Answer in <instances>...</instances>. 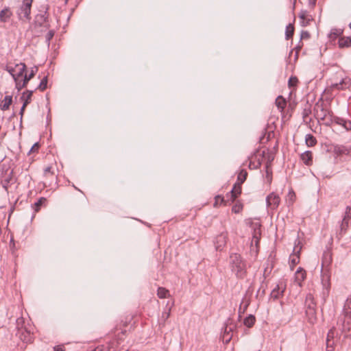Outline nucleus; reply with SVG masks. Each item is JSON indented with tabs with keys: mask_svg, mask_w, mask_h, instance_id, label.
<instances>
[{
	"mask_svg": "<svg viewBox=\"0 0 351 351\" xmlns=\"http://www.w3.org/2000/svg\"><path fill=\"white\" fill-rule=\"evenodd\" d=\"M232 330V328L228 327V325L226 324V326L224 328V337H226V343H228L232 338V335H230V332Z\"/></svg>",
	"mask_w": 351,
	"mask_h": 351,
	"instance_id": "nucleus-38",
	"label": "nucleus"
},
{
	"mask_svg": "<svg viewBox=\"0 0 351 351\" xmlns=\"http://www.w3.org/2000/svg\"><path fill=\"white\" fill-rule=\"evenodd\" d=\"M13 79H14V80L15 82L16 87V88L19 90H20L21 89H22L23 88L25 87V86H22V82H23V77H14Z\"/></svg>",
	"mask_w": 351,
	"mask_h": 351,
	"instance_id": "nucleus-42",
	"label": "nucleus"
},
{
	"mask_svg": "<svg viewBox=\"0 0 351 351\" xmlns=\"http://www.w3.org/2000/svg\"><path fill=\"white\" fill-rule=\"evenodd\" d=\"M280 202V197L274 192L271 193L266 197L267 207L270 210H274L276 209L278 207Z\"/></svg>",
	"mask_w": 351,
	"mask_h": 351,
	"instance_id": "nucleus-9",
	"label": "nucleus"
},
{
	"mask_svg": "<svg viewBox=\"0 0 351 351\" xmlns=\"http://www.w3.org/2000/svg\"><path fill=\"white\" fill-rule=\"evenodd\" d=\"M169 291L164 287H158L157 290V295L160 298H165L167 297Z\"/></svg>",
	"mask_w": 351,
	"mask_h": 351,
	"instance_id": "nucleus-32",
	"label": "nucleus"
},
{
	"mask_svg": "<svg viewBox=\"0 0 351 351\" xmlns=\"http://www.w3.org/2000/svg\"><path fill=\"white\" fill-rule=\"evenodd\" d=\"M247 304H245L244 308H243V313L245 311V309L247 308Z\"/></svg>",
	"mask_w": 351,
	"mask_h": 351,
	"instance_id": "nucleus-64",
	"label": "nucleus"
},
{
	"mask_svg": "<svg viewBox=\"0 0 351 351\" xmlns=\"http://www.w3.org/2000/svg\"><path fill=\"white\" fill-rule=\"evenodd\" d=\"M243 208L241 204H235L232 208V211L234 213H239Z\"/></svg>",
	"mask_w": 351,
	"mask_h": 351,
	"instance_id": "nucleus-45",
	"label": "nucleus"
},
{
	"mask_svg": "<svg viewBox=\"0 0 351 351\" xmlns=\"http://www.w3.org/2000/svg\"><path fill=\"white\" fill-rule=\"evenodd\" d=\"M260 239H261V238H252V245L254 243V245H255V247H256V250L259 247Z\"/></svg>",
	"mask_w": 351,
	"mask_h": 351,
	"instance_id": "nucleus-50",
	"label": "nucleus"
},
{
	"mask_svg": "<svg viewBox=\"0 0 351 351\" xmlns=\"http://www.w3.org/2000/svg\"><path fill=\"white\" fill-rule=\"evenodd\" d=\"M306 276V271L302 267H298L295 273L294 278L295 282L302 287V282L305 280Z\"/></svg>",
	"mask_w": 351,
	"mask_h": 351,
	"instance_id": "nucleus-13",
	"label": "nucleus"
},
{
	"mask_svg": "<svg viewBox=\"0 0 351 351\" xmlns=\"http://www.w3.org/2000/svg\"><path fill=\"white\" fill-rule=\"evenodd\" d=\"M104 350V346H97L95 349L92 350L93 351H103Z\"/></svg>",
	"mask_w": 351,
	"mask_h": 351,
	"instance_id": "nucleus-55",
	"label": "nucleus"
},
{
	"mask_svg": "<svg viewBox=\"0 0 351 351\" xmlns=\"http://www.w3.org/2000/svg\"><path fill=\"white\" fill-rule=\"evenodd\" d=\"M342 32L343 31L340 29H333L331 30L329 37L331 39H336L342 34Z\"/></svg>",
	"mask_w": 351,
	"mask_h": 351,
	"instance_id": "nucleus-36",
	"label": "nucleus"
},
{
	"mask_svg": "<svg viewBox=\"0 0 351 351\" xmlns=\"http://www.w3.org/2000/svg\"><path fill=\"white\" fill-rule=\"evenodd\" d=\"M330 276L326 272H323L322 275V284L324 289L326 291L328 294L330 288Z\"/></svg>",
	"mask_w": 351,
	"mask_h": 351,
	"instance_id": "nucleus-16",
	"label": "nucleus"
},
{
	"mask_svg": "<svg viewBox=\"0 0 351 351\" xmlns=\"http://www.w3.org/2000/svg\"><path fill=\"white\" fill-rule=\"evenodd\" d=\"M308 309H309L310 311H312L313 312H314V308H313V307H312L311 304H309V305H308Z\"/></svg>",
	"mask_w": 351,
	"mask_h": 351,
	"instance_id": "nucleus-61",
	"label": "nucleus"
},
{
	"mask_svg": "<svg viewBox=\"0 0 351 351\" xmlns=\"http://www.w3.org/2000/svg\"><path fill=\"white\" fill-rule=\"evenodd\" d=\"M40 147V144L38 143H35L32 147H31L29 154L32 152H37Z\"/></svg>",
	"mask_w": 351,
	"mask_h": 351,
	"instance_id": "nucleus-49",
	"label": "nucleus"
},
{
	"mask_svg": "<svg viewBox=\"0 0 351 351\" xmlns=\"http://www.w3.org/2000/svg\"><path fill=\"white\" fill-rule=\"evenodd\" d=\"M299 17L302 21L308 19V14L306 11H301V12L299 14Z\"/></svg>",
	"mask_w": 351,
	"mask_h": 351,
	"instance_id": "nucleus-48",
	"label": "nucleus"
},
{
	"mask_svg": "<svg viewBox=\"0 0 351 351\" xmlns=\"http://www.w3.org/2000/svg\"><path fill=\"white\" fill-rule=\"evenodd\" d=\"M312 20V19H308L306 20L302 21V26H306L308 24V22Z\"/></svg>",
	"mask_w": 351,
	"mask_h": 351,
	"instance_id": "nucleus-54",
	"label": "nucleus"
},
{
	"mask_svg": "<svg viewBox=\"0 0 351 351\" xmlns=\"http://www.w3.org/2000/svg\"><path fill=\"white\" fill-rule=\"evenodd\" d=\"M227 242V232H221L217 235L214 241L215 246L217 250L221 251L226 245Z\"/></svg>",
	"mask_w": 351,
	"mask_h": 351,
	"instance_id": "nucleus-12",
	"label": "nucleus"
},
{
	"mask_svg": "<svg viewBox=\"0 0 351 351\" xmlns=\"http://www.w3.org/2000/svg\"><path fill=\"white\" fill-rule=\"evenodd\" d=\"M334 153L338 156H346L351 158V146L336 145L334 146Z\"/></svg>",
	"mask_w": 351,
	"mask_h": 351,
	"instance_id": "nucleus-10",
	"label": "nucleus"
},
{
	"mask_svg": "<svg viewBox=\"0 0 351 351\" xmlns=\"http://www.w3.org/2000/svg\"><path fill=\"white\" fill-rule=\"evenodd\" d=\"M55 34V31L51 29L49 30L45 36V43L48 47L50 46L51 40L53 38Z\"/></svg>",
	"mask_w": 351,
	"mask_h": 351,
	"instance_id": "nucleus-37",
	"label": "nucleus"
},
{
	"mask_svg": "<svg viewBox=\"0 0 351 351\" xmlns=\"http://www.w3.org/2000/svg\"><path fill=\"white\" fill-rule=\"evenodd\" d=\"M256 318L254 315L250 314L244 319L243 324L247 327L251 328L254 324Z\"/></svg>",
	"mask_w": 351,
	"mask_h": 351,
	"instance_id": "nucleus-25",
	"label": "nucleus"
},
{
	"mask_svg": "<svg viewBox=\"0 0 351 351\" xmlns=\"http://www.w3.org/2000/svg\"><path fill=\"white\" fill-rule=\"evenodd\" d=\"M47 82H48V77L45 76L41 80L40 84H38V88L40 89L41 91H44L47 87Z\"/></svg>",
	"mask_w": 351,
	"mask_h": 351,
	"instance_id": "nucleus-33",
	"label": "nucleus"
},
{
	"mask_svg": "<svg viewBox=\"0 0 351 351\" xmlns=\"http://www.w3.org/2000/svg\"><path fill=\"white\" fill-rule=\"evenodd\" d=\"M286 283L284 282V280H281L271 291L270 298L274 300H276L282 297L286 290Z\"/></svg>",
	"mask_w": 351,
	"mask_h": 351,
	"instance_id": "nucleus-8",
	"label": "nucleus"
},
{
	"mask_svg": "<svg viewBox=\"0 0 351 351\" xmlns=\"http://www.w3.org/2000/svg\"><path fill=\"white\" fill-rule=\"evenodd\" d=\"M343 128L347 130H351V121L346 120Z\"/></svg>",
	"mask_w": 351,
	"mask_h": 351,
	"instance_id": "nucleus-51",
	"label": "nucleus"
},
{
	"mask_svg": "<svg viewBox=\"0 0 351 351\" xmlns=\"http://www.w3.org/2000/svg\"><path fill=\"white\" fill-rule=\"evenodd\" d=\"M229 263L231 271L238 278H243L246 276V264L242 256L237 253L230 255Z\"/></svg>",
	"mask_w": 351,
	"mask_h": 351,
	"instance_id": "nucleus-2",
	"label": "nucleus"
},
{
	"mask_svg": "<svg viewBox=\"0 0 351 351\" xmlns=\"http://www.w3.org/2000/svg\"><path fill=\"white\" fill-rule=\"evenodd\" d=\"M53 351H63V348L61 346H58L53 348Z\"/></svg>",
	"mask_w": 351,
	"mask_h": 351,
	"instance_id": "nucleus-58",
	"label": "nucleus"
},
{
	"mask_svg": "<svg viewBox=\"0 0 351 351\" xmlns=\"http://www.w3.org/2000/svg\"><path fill=\"white\" fill-rule=\"evenodd\" d=\"M47 199L45 197H40L34 204H32V208L34 210V213L38 212L41 207L45 205Z\"/></svg>",
	"mask_w": 351,
	"mask_h": 351,
	"instance_id": "nucleus-21",
	"label": "nucleus"
},
{
	"mask_svg": "<svg viewBox=\"0 0 351 351\" xmlns=\"http://www.w3.org/2000/svg\"><path fill=\"white\" fill-rule=\"evenodd\" d=\"M308 114L307 112H306V110H304V117L306 116Z\"/></svg>",
	"mask_w": 351,
	"mask_h": 351,
	"instance_id": "nucleus-63",
	"label": "nucleus"
},
{
	"mask_svg": "<svg viewBox=\"0 0 351 351\" xmlns=\"http://www.w3.org/2000/svg\"><path fill=\"white\" fill-rule=\"evenodd\" d=\"M11 15H12V12H10L9 8H5L4 9H2L1 10V22L6 21V20L8 19H9Z\"/></svg>",
	"mask_w": 351,
	"mask_h": 351,
	"instance_id": "nucleus-31",
	"label": "nucleus"
},
{
	"mask_svg": "<svg viewBox=\"0 0 351 351\" xmlns=\"http://www.w3.org/2000/svg\"><path fill=\"white\" fill-rule=\"evenodd\" d=\"M10 180L12 181V178H8V177L4 176L1 172V186L5 189V191H8V184L10 182Z\"/></svg>",
	"mask_w": 351,
	"mask_h": 351,
	"instance_id": "nucleus-34",
	"label": "nucleus"
},
{
	"mask_svg": "<svg viewBox=\"0 0 351 351\" xmlns=\"http://www.w3.org/2000/svg\"><path fill=\"white\" fill-rule=\"evenodd\" d=\"M241 193V184L236 182L230 191L231 198L234 201Z\"/></svg>",
	"mask_w": 351,
	"mask_h": 351,
	"instance_id": "nucleus-18",
	"label": "nucleus"
},
{
	"mask_svg": "<svg viewBox=\"0 0 351 351\" xmlns=\"http://www.w3.org/2000/svg\"><path fill=\"white\" fill-rule=\"evenodd\" d=\"M19 306H12L10 308H8L7 310V313H6V317H7V319H8V324L10 325L8 329L9 330H11L13 328V323H14L15 322L13 320V319H16L18 318L19 317L17 316V315L16 316L14 315V314L16 313V314H18V312H16V311H19Z\"/></svg>",
	"mask_w": 351,
	"mask_h": 351,
	"instance_id": "nucleus-11",
	"label": "nucleus"
},
{
	"mask_svg": "<svg viewBox=\"0 0 351 351\" xmlns=\"http://www.w3.org/2000/svg\"><path fill=\"white\" fill-rule=\"evenodd\" d=\"M336 341L326 339V351H334Z\"/></svg>",
	"mask_w": 351,
	"mask_h": 351,
	"instance_id": "nucleus-40",
	"label": "nucleus"
},
{
	"mask_svg": "<svg viewBox=\"0 0 351 351\" xmlns=\"http://www.w3.org/2000/svg\"><path fill=\"white\" fill-rule=\"evenodd\" d=\"M276 105L282 110L285 108L286 106V101L282 96L280 95L276 99Z\"/></svg>",
	"mask_w": 351,
	"mask_h": 351,
	"instance_id": "nucleus-28",
	"label": "nucleus"
},
{
	"mask_svg": "<svg viewBox=\"0 0 351 351\" xmlns=\"http://www.w3.org/2000/svg\"><path fill=\"white\" fill-rule=\"evenodd\" d=\"M261 162H258L257 164H255L254 162H250V164H249V168L250 169H258L261 167Z\"/></svg>",
	"mask_w": 351,
	"mask_h": 351,
	"instance_id": "nucleus-47",
	"label": "nucleus"
},
{
	"mask_svg": "<svg viewBox=\"0 0 351 351\" xmlns=\"http://www.w3.org/2000/svg\"><path fill=\"white\" fill-rule=\"evenodd\" d=\"M293 32H294V27L292 24L289 23L286 27L285 38L287 40L290 39L293 36Z\"/></svg>",
	"mask_w": 351,
	"mask_h": 351,
	"instance_id": "nucleus-29",
	"label": "nucleus"
},
{
	"mask_svg": "<svg viewBox=\"0 0 351 351\" xmlns=\"http://www.w3.org/2000/svg\"><path fill=\"white\" fill-rule=\"evenodd\" d=\"M337 335L338 332L336 330L335 328L333 327L328 332L326 339L336 340L335 339H337Z\"/></svg>",
	"mask_w": 351,
	"mask_h": 351,
	"instance_id": "nucleus-30",
	"label": "nucleus"
},
{
	"mask_svg": "<svg viewBox=\"0 0 351 351\" xmlns=\"http://www.w3.org/2000/svg\"><path fill=\"white\" fill-rule=\"evenodd\" d=\"M351 219V208L350 206H347L346 208V211L343 215V217L341 221L348 222Z\"/></svg>",
	"mask_w": 351,
	"mask_h": 351,
	"instance_id": "nucleus-35",
	"label": "nucleus"
},
{
	"mask_svg": "<svg viewBox=\"0 0 351 351\" xmlns=\"http://www.w3.org/2000/svg\"><path fill=\"white\" fill-rule=\"evenodd\" d=\"M10 247L11 248H13L14 247V245H15V243H14V240L12 237L10 238Z\"/></svg>",
	"mask_w": 351,
	"mask_h": 351,
	"instance_id": "nucleus-57",
	"label": "nucleus"
},
{
	"mask_svg": "<svg viewBox=\"0 0 351 351\" xmlns=\"http://www.w3.org/2000/svg\"><path fill=\"white\" fill-rule=\"evenodd\" d=\"M33 0H23V3L19 8L17 14L19 18H25L28 20L30 19L31 8Z\"/></svg>",
	"mask_w": 351,
	"mask_h": 351,
	"instance_id": "nucleus-6",
	"label": "nucleus"
},
{
	"mask_svg": "<svg viewBox=\"0 0 351 351\" xmlns=\"http://www.w3.org/2000/svg\"><path fill=\"white\" fill-rule=\"evenodd\" d=\"M266 171H265V176L267 179L271 182V175H272V171L271 169V167H269V164L267 163L265 167Z\"/></svg>",
	"mask_w": 351,
	"mask_h": 351,
	"instance_id": "nucleus-43",
	"label": "nucleus"
},
{
	"mask_svg": "<svg viewBox=\"0 0 351 351\" xmlns=\"http://www.w3.org/2000/svg\"><path fill=\"white\" fill-rule=\"evenodd\" d=\"M298 78L295 76H291L289 80V86H292L297 84L298 82Z\"/></svg>",
	"mask_w": 351,
	"mask_h": 351,
	"instance_id": "nucleus-46",
	"label": "nucleus"
},
{
	"mask_svg": "<svg viewBox=\"0 0 351 351\" xmlns=\"http://www.w3.org/2000/svg\"><path fill=\"white\" fill-rule=\"evenodd\" d=\"M247 172L245 169H241L237 176V182L240 184H242L247 179Z\"/></svg>",
	"mask_w": 351,
	"mask_h": 351,
	"instance_id": "nucleus-26",
	"label": "nucleus"
},
{
	"mask_svg": "<svg viewBox=\"0 0 351 351\" xmlns=\"http://www.w3.org/2000/svg\"><path fill=\"white\" fill-rule=\"evenodd\" d=\"M332 261V257L330 255H329V258H328V264H330Z\"/></svg>",
	"mask_w": 351,
	"mask_h": 351,
	"instance_id": "nucleus-62",
	"label": "nucleus"
},
{
	"mask_svg": "<svg viewBox=\"0 0 351 351\" xmlns=\"http://www.w3.org/2000/svg\"><path fill=\"white\" fill-rule=\"evenodd\" d=\"M305 142L308 147H313L316 145L317 140L313 134H308L305 136Z\"/></svg>",
	"mask_w": 351,
	"mask_h": 351,
	"instance_id": "nucleus-24",
	"label": "nucleus"
},
{
	"mask_svg": "<svg viewBox=\"0 0 351 351\" xmlns=\"http://www.w3.org/2000/svg\"><path fill=\"white\" fill-rule=\"evenodd\" d=\"M343 318L339 319L341 322V332L345 337H351V295L347 298L342 310Z\"/></svg>",
	"mask_w": 351,
	"mask_h": 351,
	"instance_id": "nucleus-3",
	"label": "nucleus"
},
{
	"mask_svg": "<svg viewBox=\"0 0 351 351\" xmlns=\"http://www.w3.org/2000/svg\"><path fill=\"white\" fill-rule=\"evenodd\" d=\"M272 268H273V267L272 266L269 267V263H267V266L265 268L264 272H263L264 280L268 277L269 274L271 273V271L272 270Z\"/></svg>",
	"mask_w": 351,
	"mask_h": 351,
	"instance_id": "nucleus-44",
	"label": "nucleus"
},
{
	"mask_svg": "<svg viewBox=\"0 0 351 351\" xmlns=\"http://www.w3.org/2000/svg\"><path fill=\"white\" fill-rule=\"evenodd\" d=\"M38 71V68L36 66H34L32 68V70L30 73L27 75L26 72L25 71L23 73V82H22V86H26L29 81L34 77L36 73Z\"/></svg>",
	"mask_w": 351,
	"mask_h": 351,
	"instance_id": "nucleus-15",
	"label": "nucleus"
},
{
	"mask_svg": "<svg viewBox=\"0 0 351 351\" xmlns=\"http://www.w3.org/2000/svg\"><path fill=\"white\" fill-rule=\"evenodd\" d=\"M349 226V223L341 221L339 228L336 231V238L340 240L346 234Z\"/></svg>",
	"mask_w": 351,
	"mask_h": 351,
	"instance_id": "nucleus-14",
	"label": "nucleus"
},
{
	"mask_svg": "<svg viewBox=\"0 0 351 351\" xmlns=\"http://www.w3.org/2000/svg\"><path fill=\"white\" fill-rule=\"evenodd\" d=\"M5 70L12 75V78L22 77L26 71V65L24 63L16 64L14 66H6Z\"/></svg>",
	"mask_w": 351,
	"mask_h": 351,
	"instance_id": "nucleus-5",
	"label": "nucleus"
},
{
	"mask_svg": "<svg viewBox=\"0 0 351 351\" xmlns=\"http://www.w3.org/2000/svg\"><path fill=\"white\" fill-rule=\"evenodd\" d=\"M295 49H297V51L295 52V60H297L298 59V51L300 50L301 47H296Z\"/></svg>",
	"mask_w": 351,
	"mask_h": 351,
	"instance_id": "nucleus-59",
	"label": "nucleus"
},
{
	"mask_svg": "<svg viewBox=\"0 0 351 351\" xmlns=\"http://www.w3.org/2000/svg\"><path fill=\"white\" fill-rule=\"evenodd\" d=\"M12 102V97L11 95H6L3 99V104L1 106V110H5L8 109Z\"/></svg>",
	"mask_w": 351,
	"mask_h": 351,
	"instance_id": "nucleus-27",
	"label": "nucleus"
},
{
	"mask_svg": "<svg viewBox=\"0 0 351 351\" xmlns=\"http://www.w3.org/2000/svg\"><path fill=\"white\" fill-rule=\"evenodd\" d=\"M261 224L258 222L252 223L251 228L252 229V238H261Z\"/></svg>",
	"mask_w": 351,
	"mask_h": 351,
	"instance_id": "nucleus-19",
	"label": "nucleus"
},
{
	"mask_svg": "<svg viewBox=\"0 0 351 351\" xmlns=\"http://www.w3.org/2000/svg\"><path fill=\"white\" fill-rule=\"evenodd\" d=\"M310 34L307 31H302L301 33V39L305 38H309Z\"/></svg>",
	"mask_w": 351,
	"mask_h": 351,
	"instance_id": "nucleus-53",
	"label": "nucleus"
},
{
	"mask_svg": "<svg viewBox=\"0 0 351 351\" xmlns=\"http://www.w3.org/2000/svg\"><path fill=\"white\" fill-rule=\"evenodd\" d=\"M301 160L306 165H311L313 162L312 152L311 151H306L300 156Z\"/></svg>",
	"mask_w": 351,
	"mask_h": 351,
	"instance_id": "nucleus-17",
	"label": "nucleus"
},
{
	"mask_svg": "<svg viewBox=\"0 0 351 351\" xmlns=\"http://www.w3.org/2000/svg\"><path fill=\"white\" fill-rule=\"evenodd\" d=\"M350 80L342 79L339 83L332 84V87L337 90H343L349 86Z\"/></svg>",
	"mask_w": 351,
	"mask_h": 351,
	"instance_id": "nucleus-23",
	"label": "nucleus"
},
{
	"mask_svg": "<svg viewBox=\"0 0 351 351\" xmlns=\"http://www.w3.org/2000/svg\"><path fill=\"white\" fill-rule=\"evenodd\" d=\"M308 6L311 8H313L316 5L317 0H308Z\"/></svg>",
	"mask_w": 351,
	"mask_h": 351,
	"instance_id": "nucleus-52",
	"label": "nucleus"
},
{
	"mask_svg": "<svg viewBox=\"0 0 351 351\" xmlns=\"http://www.w3.org/2000/svg\"><path fill=\"white\" fill-rule=\"evenodd\" d=\"M346 120V119L341 118V117H334L332 119L333 123H335L337 125H341L343 127L344 126Z\"/></svg>",
	"mask_w": 351,
	"mask_h": 351,
	"instance_id": "nucleus-41",
	"label": "nucleus"
},
{
	"mask_svg": "<svg viewBox=\"0 0 351 351\" xmlns=\"http://www.w3.org/2000/svg\"><path fill=\"white\" fill-rule=\"evenodd\" d=\"M295 197V193L293 191H290L287 195V198L286 199L287 204L289 206L293 203Z\"/></svg>",
	"mask_w": 351,
	"mask_h": 351,
	"instance_id": "nucleus-39",
	"label": "nucleus"
},
{
	"mask_svg": "<svg viewBox=\"0 0 351 351\" xmlns=\"http://www.w3.org/2000/svg\"><path fill=\"white\" fill-rule=\"evenodd\" d=\"M33 93V90H27L22 94L21 99L23 101L24 106H27L30 103Z\"/></svg>",
	"mask_w": 351,
	"mask_h": 351,
	"instance_id": "nucleus-20",
	"label": "nucleus"
},
{
	"mask_svg": "<svg viewBox=\"0 0 351 351\" xmlns=\"http://www.w3.org/2000/svg\"><path fill=\"white\" fill-rule=\"evenodd\" d=\"M26 106H24V104H23V106H22V107H21V110H20V114H21V115H23V112H24V110H25V109Z\"/></svg>",
	"mask_w": 351,
	"mask_h": 351,
	"instance_id": "nucleus-60",
	"label": "nucleus"
},
{
	"mask_svg": "<svg viewBox=\"0 0 351 351\" xmlns=\"http://www.w3.org/2000/svg\"><path fill=\"white\" fill-rule=\"evenodd\" d=\"M51 173V167H47L45 169V173L47 174V173Z\"/></svg>",
	"mask_w": 351,
	"mask_h": 351,
	"instance_id": "nucleus-56",
	"label": "nucleus"
},
{
	"mask_svg": "<svg viewBox=\"0 0 351 351\" xmlns=\"http://www.w3.org/2000/svg\"><path fill=\"white\" fill-rule=\"evenodd\" d=\"M13 330L16 331V336L25 343H30L33 339V327L29 323H25V318L20 317L13 319Z\"/></svg>",
	"mask_w": 351,
	"mask_h": 351,
	"instance_id": "nucleus-1",
	"label": "nucleus"
},
{
	"mask_svg": "<svg viewBox=\"0 0 351 351\" xmlns=\"http://www.w3.org/2000/svg\"><path fill=\"white\" fill-rule=\"evenodd\" d=\"M300 245V241L298 239L295 240V246L293 251V254L291 255L289 258L290 268L291 270H293L294 267L300 262V254L302 250V247Z\"/></svg>",
	"mask_w": 351,
	"mask_h": 351,
	"instance_id": "nucleus-7",
	"label": "nucleus"
},
{
	"mask_svg": "<svg viewBox=\"0 0 351 351\" xmlns=\"http://www.w3.org/2000/svg\"><path fill=\"white\" fill-rule=\"evenodd\" d=\"M338 45L339 48L349 47L351 46V36L340 37Z\"/></svg>",
	"mask_w": 351,
	"mask_h": 351,
	"instance_id": "nucleus-22",
	"label": "nucleus"
},
{
	"mask_svg": "<svg viewBox=\"0 0 351 351\" xmlns=\"http://www.w3.org/2000/svg\"><path fill=\"white\" fill-rule=\"evenodd\" d=\"M49 5H42L40 6V9L39 10V13L37 14L35 16L34 23L35 25L38 27L44 26L46 28H49L50 25L48 23L49 21Z\"/></svg>",
	"mask_w": 351,
	"mask_h": 351,
	"instance_id": "nucleus-4",
	"label": "nucleus"
}]
</instances>
